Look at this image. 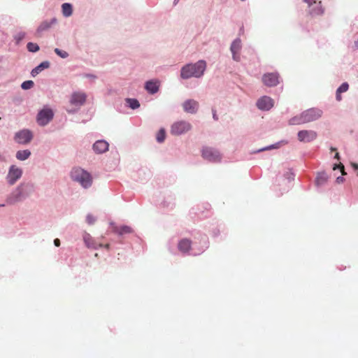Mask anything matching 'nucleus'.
I'll return each instance as SVG.
<instances>
[{"label": "nucleus", "instance_id": "27", "mask_svg": "<svg viewBox=\"0 0 358 358\" xmlns=\"http://www.w3.org/2000/svg\"><path fill=\"white\" fill-rule=\"evenodd\" d=\"M126 101L129 104V106L132 109L138 108L140 106L139 102L137 99H127Z\"/></svg>", "mask_w": 358, "mask_h": 358}, {"label": "nucleus", "instance_id": "3", "mask_svg": "<svg viewBox=\"0 0 358 358\" xmlns=\"http://www.w3.org/2000/svg\"><path fill=\"white\" fill-rule=\"evenodd\" d=\"M192 129V124L184 120L177 121L171 127V134L174 136H180L187 133Z\"/></svg>", "mask_w": 358, "mask_h": 358}, {"label": "nucleus", "instance_id": "29", "mask_svg": "<svg viewBox=\"0 0 358 358\" xmlns=\"http://www.w3.org/2000/svg\"><path fill=\"white\" fill-rule=\"evenodd\" d=\"M27 48L31 52H36L39 50V46L36 43L31 42L27 43Z\"/></svg>", "mask_w": 358, "mask_h": 358}, {"label": "nucleus", "instance_id": "26", "mask_svg": "<svg viewBox=\"0 0 358 358\" xmlns=\"http://www.w3.org/2000/svg\"><path fill=\"white\" fill-rule=\"evenodd\" d=\"M114 231L116 233L119 234L120 235H122V234H124L131 233L132 229H131V227H129L128 226H122V227H115Z\"/></svg>", "mask_w": 358, "mask_h": 358}, {"label": "nucleus", "instance_id": "47", "mask_svg": "<svg viewBox=\"0 0 358 358\" xmlns=\"http://www.w3.org/2000/svg\"><path fill=\"white\" fill-rule=\"evenodd\" d=\"M357 176H358V171H357Z\"/></svg>", "mask_w": 358, "mask_h": 358}, {"label": "nucleus", "instance_id": "41", "mask_svg": "<svg viewBox=\"0 0 358 358\" xmlns=\"http://www.w3.org/2000/svg\"><path fill=\"white\" fill-rule=\"evenodd\" d=\"M352 166L355 171H358V164L353 163L352 164Z\"/></svg>", "mask_w": 358, "mask_h": 358}, {"label": "nucleus", "instance_id": "4", "mask_svg": "<svg viewBox=\"0 0 358 358\" xmlns=\"http://www.w3.org/2000/svg\"><path fill=\"white\" fill-rule=\"evenodd\" d=\"M202 157L210 162H217L220 161L221 155L220 152L212 148L205 147L202 150Z\"/></svg>", "mask_w": 358, "mask_h": 358}, {"label": "nucleus", "instance_id": "43", "mask_svg": "<svg viewBox=\"0 0 358 358\" xmlns=\"http://www.w3.org/2000/svg\"><path fill=\"white\" fill-rule=\"evenodd\" d=\"M323 11L321 10V8L318 9V10L315 11V13L317 15L322 14Z\"/></svg>", "mask_w": 358, "mask_h": 358}, {"label": "nucleus", "instance_id": "37", "mask_svg": "<svg viewBox=\"0 0 358 358\" xmlns=\"http://www.w3.org/2000/svg\"><path fill=\"white\" fill-rule=\"evenodd\" d=\"M97 247H100V248L103 247V248H106L107 250H108L110 248V245L109 244H106V245H103L102 244H99V245H97Z\"/></svg>", "mask_w": 358, "mask_h": 358}, {"label": "nucleus", "instance_id": "5", "mask_svg": "<svg viewBox=\"0 0 358 358\" xmlns=\"http://www.w3.org/2000/svg\"><path fill=\"white\" fill-rule=\"evenodd\" d=\"M53 115L51 109L43 108L38 113L37 122L39 125L45 126L53 118Z\"/></svg>", "mask_w": 358, "mask_h": 358}, {"label": "nucleus", "instance_id": "23", "mask_svg": "<svg viewBox=\"0 0 358 358\" xmlns=\"http://www.w3.org/2000/svg\"><path fill=\"white\" fill-rule=\"evenodd\" d=\"M301 124H305V122H303V118L302 117V113H301L299 115H296L291 118L289 120V124L290 125H296Z\"/></svg>", "mask_w": 358, "mask_h": 358}, {"label": "nucleus", "instance_id": "38", "mask_svg": "<svg viewBox=\"0 0 358 358\" xmlns=\"http://www.w3.org/2000/svg\"><path fill=\"white\" fill-rule=\"evenodd\" d=\"M54 244L55 246L59 247L60 245V241L58 238L54 240Z\"/></svg>", "mask_w": 358, "mask_h": 358}, {"label": "nucleus", "instance_id": "20", "mask_svg": "<svg viewBox=\"0 0 358 358\" xmlns=\"http://www.w3.org/2000/svg\"><path fill=\"white\" fill-rule=\"evenodd\" d=\"M83 241L87 248H97V244L94 241L92 237L87 233L83 235Z\"/></svg>", "mask_w": 358, "mask_h": 358}, {"label": "nucleus", "instance_id": "31", "mask_svg": "<svg viewBox=\"0 0 358 358\" xmlns=\"http://www.w3.org/2000/svg\"><path fill=\"white\" fill-rule=\"evenodd\" d=\"M55 52L59 55V57H61L62 58H66L68 56H69V54L66 51H64V50H61L59 48H55Z\"/></svg>", "mask_w": 358, "mask_h": 358}, {"label": "nucleus", "instance_id": "11", "mask_svg": "<svg viewBox=\"0 0 358 358\" xmlns=\"http://www.w3.org/2000/svg\"><path fill=\"white\" fill-rule=\"evenodd\" d=\"M32 138V134L30 131L24 129L15 134V141L22 144H26L30 142Z\"/></svg>", "mask_w": 358, "mask_h": 358}, {"label": "nucleus", "instance_id": "16", "mask_svg": "<svg viewBox=\"0 0 358 358\" xmlns=\"http://www.w3.org/2000/svg\"><path fill=\"white\" fill-rule=\"evenodd\" d=\"M57 23L56 18H52L50 20L43 21L37 28V32L41 33L43 31L48 30L53 24Z\"/></svg>", "mask_w": 358, "mask_h": 358}, {"label": "nucleus", "instance_id": "30", "mask_svg": "<svg viewBox=\"0 0 358 358\" xmlns=\"http://www.w3.org/2000/svg\"><path fill=\"white\" fill-rule=\"evenodd\" d=\"M34 83L32 80H27L22 83L21 87L23 90H29L33 87Z\"/></svg>", "mask_w": 358, "mask_h": 358}, {"label": "nucleus", "instance_id": "19", "mask_svg": "<svg viewBox=\"0 0 358 358\" xmlns=\"http://www.w3.org/2000/svg\"><path fill=\"white\" fill-rule=\"evenodd\" d=\"M146 90L150 94H155L159 90V83L157 81H148L145 84Z\"/></svg>", "mask_w": 358, "mask_h": 358}, {"label": "nucleus", "instance_id": "32", "mask_svg": "<svg viewBox=\"0 0 358 358\" xmlns=\"http://www.w3.org/2000/svg\"><path fill=\"white\" fill-rule=\"evenodd\" d=\"M349 88V85L347 83H343L338 89H337V92H341V93H343V92H345L346 91H348Z\"/></svg>", "mask_w": 358, "mask_h": 358}, {"label": "nucleus", "instance_id": "9", "mask_svg": "<svg viewBox=\"0 0 358 358\" xmlns=\"http://www.w3.org/2000/svg\"><path fill=\"white\" fill-rule=\"evenodd\" d=\"M22 171L15 166H11L8 171L7 179L10 185H13L21 176Z\"/></svg>", "mask_w": 358, "mask_h": 358}, {"label": "nucleus", "instance_id": "13", "mask_svg": "<svg viewBox=\"0 0 358 358\" xmlns=\"http://www.w3.org/2000/svg\"><path fill=\"white\" fill-rule=\"evenodd\" d=\"M198 101L194 99H187L182 103L183 110L188 113L194 114L199 109Z\"/></svg>", "mask_w": 358, "mask_h": 358}, {"label": "nucleus", "instance_id": "2", "mask_svg": "<svg viewBox=\"0 0 358 358\" xmlns=\"http://www.w3.org/2000/svg\"><path fill=\"white\" fill-rule=\"evenodd\" d=\"M71 178L73 180L79 182L85 188L91 186L92 182L91 175L80 167H76L71 170Z\"/></svg>", "mask_w": 358, "mask_h": 358}, {"label": "nucleus", "instance_id": "39", "mask_svg": "<svg viewBox=\"0 0 358 358\" xmlns=\"http://www.w3.org/2000/svg\"><path fill=\"white\" fill-rule=\"evenodd\" d=\"M341 92H336V100L337 101H341L342 99V96L341 95Z\"/></svg>", "mask_w": 358, "mask_h": 358}, {"label": "nucleus", "instance_id": "21", "mask_svg": "<svg viewBox=\"0 0 358 358\" xmlns=\"http://www.w3.org/2000/svg\"><path fill=\"white\" fill-rule=\"evenodd\" d=\"M62 13L65 17H69L72 15L73 8L71 4L64 3L62 5Z\"/></svg>", "mask_w": 358, "mask_h": 358}, {"label": "nucleus", "instance_id": "42", "mask_svg": "<svg viewBox=\"0 0 358 358\" xmlns=\"http://www.w3.org/2000/svg\"><path fill=\"white\" fill-rule=\"evenodd\" d=\"M275 147L273 145L272 146H270V147H268V148H262L260 150V151H263V150H268V149H271V148H274Z\"/></svg>", "mask_w": 358, "mask_h": 358}, {"label": "nucleus", "instance_id": "44", "mask_svg": "<svg viewBox=\"0 0 358 358\" xmlns=\"http://www.w3.org/2000/svg\"><path fill=\"white\" fill-rule=\"evenodd\" d=\"M23 37H24V34H20L17 39H18V40H20V39H21V38H22Z\"/></svg>", "mask_w": 358, "mask_h": 358}, {"label": "nucleus", "instance_id": "8", "mask_svg": "<svg viewBox=\"0 0 358 358\" xmlns=\"http://www.w3.org/2000/svg\"><path fill=\"white\" fill-rule=\"evenodd\" d=\"M274 104L273 100L267 96H264L259 99L257 101V106L262 110H270Z\"/></svg>", "mask_w": 358, "mask_h": 358}, {"label": "nucleus", "instance_id": "34", "mask_svg": "<svg viewBox=\"0 0 358 358\" xmlns=\"http://www.w3.org/2000/svg\"><path fill=\"white\" fill-rule=\"evenodd\" d=\"M337 167L341 169L342 175L346 174L345 172V170H344V166L342 164H340L338 166L335 165V166L334 167V169L335 170Z\"/></svg>", "mask_w": 358, "mask_h": 358}, {"label": "nucleus", "instance_id": "45", "mask_svg": "<svg viewBox=\"0 0 358 358\" xmlns=\"http://www.w3.org/2000/svg\"><path fill=\"white\" fill-rule=\"evenodd\" d=\"M335 158H336V159H339V154H338V152H337V153H336V155H335Z\"/></svg>", "mask_w": 358, "mask_h": 358}, {"label": "nucleus", "instance_id": "14", "mask_svg": "<svg viewBox=\"0 0 358 358\" xmlns=\"http://www.w3.org/2000/svg\"><path fill=\"white\" fill-rule=\"evenodd\" d=\"M241 48V41L239 38L235 39L231 45V51L233 55V59L236 61L240 60L239 52Z\"/></svg>", "mask_w": 358, "mask_h": 358}, {"label": "nucleus", "instance_id": "17", "mask_svg": "<svg viewBox=\"0 0 358 358\" xmlns=\"http://www.w3.org/2000/svg\"><path fill=\"white\" fill-rule=\"evenodd\" d=\"M192 241L187 238H183L178 243V249L182 252H187L191 249Z\"/></svg>", "mask_w": 358, "mask_h": 358}, {"label": "nucleus", "instance_id": "36", "mask_svg": "<svg viewBox=\"0 0 358 358\" xmlns=\"http://www.w3.org/2000/svg\"><path fill=\"white\" fill-rule=\"evenodd\" d=\"M304 2L308 4V6H311L313 3H315V0H304Z\"/></svg>", "mask_w": 358, "mask_h": 358}, {"label": "nucleus", "instance_id": "6", "mask_svg": "<svg viewBox=\"0 0 358 358\" xmlns=\"http://www.w3.org/2000/svg\"><path fill=\"white\" fill-rule=\"evenodd\" d=\"M322 115V111L319 109L310 108L302 113V117L305 123L317 120Z\"/></svg>", "mask_w": 358, "mask_h": 358}, {"label": "nucleus", "instance_id": "12", "mask_svg": "<svg viewBox=\"0 0 358 358\" xmlns=\"http://www.w3.org/2000/svg\"><path fill=\"white\" fill-rule=\"evenodd\" d=\"M87 99L85 93L82 92H73L71 96L70 103L74 106H82L85 103Z\"/></svg>", "mask_w": 358, "mask_h": 358}, {"label": "nucleus", "instance_id": "28", "mask_svg": "<svg viewBox=\"0 0 358 358\" xmlns=\"http://www.w3.org/2000/svg\"><path fill=\"white\" fill-rule=\"evenodd\" d=\"M165 137H166L165 129H159V131L157 132V136H156L157 141L159 143H162L165 140Z\"/></svg>", "mask_w": 358, "mask_h": 358}, {"label": "nucleus", "instance_id": "24", "mask_svg": "<svg viewBox=\"0 0 358 358\" xmlns=\"http://www.w3.org/2000/svg\"><path fill=\"white\" fill-rule=\"evenodd\" d=\"M31 155V152L28 150H20L16 153V157L19 160H25Z\"/></svg>", "mask_w": 358, "mask_h": 358}, {"label": "nucleus", "instance_id": "40", "mask_svg": "<svg viewBox=\"0 0 358 358\" xmlns=\"http://www.w3.org/2000/svg\"><path fill=\"white\" fill-rule=\"evenodd\" d=\"M343 177H341V176L337 177L336 182L338 183L343 182Z\"/></svg>", "mask_w": 358, "mask_h": 358}, {"label": "nucleus", "instance_id": "10", "mask_svg": "<svg viewBox=\"0 0 358 358\" xmlns=\"http://www.w3.org/2000/svg\"><path fill=\"white\" fill-rule=\"evenodd\" d=\"M298 139L301 142H310L315 140L317 133L312 130H301L298 132Z\"/></svg>", "mask_w": 358, "mask_h": 358}, {"label": "nucleus", "instance_id": "25", "mask_svg": "<svg viewBox=\"0 0 358 358\" xmlns=\"http://www.w3.org/2000/svg\"><path fill=\"white\" fill-rule=\"evenodd\" d=\"M328 177L325 173H320L316 178L315 182L317 185H322L327 181Z\"/></svg>", "mask_w": 358, "mask_h": 358}, {"label": "nucleus", "instance_id": "7", "mask_svg": "<svg viewBox=\"0 0 358 358\" xmlns=\"http://www.w3.org/2000/svg\"><path fill=\"white\" fill-rule=\"evenodd\" d=\"M263 83L268 87H274L279 83V74L278 73H267L262 76Z\"/></svg>", "mask_w": 358, "mask_h": 358}, {"label": "nucleus", "instance_id": "35", "mask_svg": "<svg viewBox=\"0 0 358 358\" xmlns=\"http://www.w3.org/2000/svg\"><path fill=\"white\" fill-rule=\"evenodd\" d=\"M212 111H213V117L215 120H218V117H217V113H216V110L215 109H212Z\"/></svg>", "mask_w": 358, "mask_h": 358}, {"label": "nucleus", "instance_id": "15", "mask_svg": "<svg viewBox=\"0 0 358 358\" xmlns=\"http://www.w3.org/2000/svg\"><path fill=\"white\" fill-rule=\"evenodd\" d=\"M108 143L105 141H97L93 145L94 152L99 154L105 152L108 150Z\"/></svg>", "mask_w": 358, "mask_h": 358}, {"label": "nucleus", "instance_id": "46", "mask_svg": "<svg viewBox=\"0 0 358 358\" xmlns=\"http://www.w3.org/2000/svg\"><path fill=\"white\" fill-rule=\"evenodd\" d=\"M355 46L358 48V40L355 42Z\"/></svg>", "mask_w": 358, "mask_h": 358}, {"label": "nucleus", "instance_id": "18", "mask_svg": "<svg viewBox=\"0 0 358 358\" xmlns=\"http://www.w3.org/2000/svg\"><path fill=\"white\" fill-rule=\"evenodd\" d=\"M21 192L17 190L13 192L9 197L6 199V203L8 205H13L17 201L21 200Z\"/></svg>", "mask_w": 358, "mask_h": 358}, {"label": "nucleus", "instance_id": "33", "mask_svg": "<svg viewBox=\"0 0 358 358\" xmlns=\"http://www.w3.org/2000/svg\"><path fill=\"white\" fill-rule=\"evenodd\" d=\"M95 217L92 215H87L86 217V221L89 224H93L95 222Z\"/></svg>", "mask_w": 358, "mask_h": 358}, {"label": "nucleus", "instance_id": "22", "mask_svg": "<svg viewBox=\"0 0 358 358\" xmlns=\"http://www.w3.org/2000/svg\"><path fill=\"white\" fill-rule=\"evenodd\" d=\"M49 66H50V63L48 62H42L41 64H39L38 66H36L31 71V75L33 76H35L36 75L39 73L44 69L48 68Z\"/></svg>", "mask_w": 358, "mask_h": 358}, {"label": "nucleus", "instance_id": "1", "mask_svg": "<svg viewBox=\"0 0 358 358\" xmlns=\"http://www.w3.org/2000/svg\"><path fill=\"white\" fill-rule=\"evenodd\" d=\"M206 68V62L199 60L195 64L185 66L181 69L180 76L184 79L191 77L199 78L203 76Z\"/></svg>", "mask_w": 358, "mask_h": 358}]
</instances>
